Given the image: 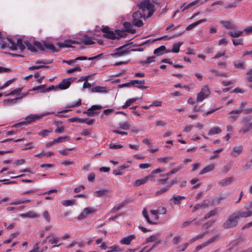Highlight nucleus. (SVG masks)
Returning a JSON list of instances; mask_svg holds the SVG:
<instances>
[{"mask_svg": "<svg viewBox=\"0 0 252 252\" xmlns=\"http://www.w3.org/2000/svg\"><path fill=\"white\" fill-rule=\"evenodd\" d=\"M212 73H215L217 76H220L221 77H226L228 76L227 73H220L219 71L216 69H213L211 70Z\"/></svg>", "mask_w": 252, "mask_h": 252, "instance_id": "50", "label": "nucleus"}, {"mask_svg": "<svg viewBox=\"0 0 252 252\" xmlns=\"http://www.w3.org/2000/svg\"><path fill=\"white\" fill-rule=\"evenodd\" d=\"M69 139V137L68 136H65L63 137H59L57 139H54V142L56 143H60V142H63L66 140H68Z\"/></svg>", "mask_w": 252, "mask_h": 252, "instance_id": "43", "label": "nucleus"}, {"mask_svg": "<svg viewBox=\"0 0 252 252\" xmlns=\"http://www.w3.org/2000/svg\"><path fill=\"white\" fill-rule=\"evenodd\" d=\"M23 90V88H16L14 90H13V91H11L9 93L7 94H4V96H9V95H13L15 94H18V93H20Z\"/></svg>", "mask_w": 252, "mask_h": 252, "instance_id": "44", "label": "nucleus"}, {"mask_svg": "<svg viewBox=\"0 0 252 252\" xmlns=\"http://www.w3.org/2000/svg\"><path fill=\"white\" fill-rule=\"evenodd\" d=\"M243 147L242 145L234 147L231 153V156L233 157L236 158L242 154Z\"/></svg>", "mask_w": 252, "mask_h": 252, "instance_id": "14", "label": "nucleus"}, {"mask_svg": "<svg viewBox=\"0 0 252 252\" xmlns=\"http://www.w3.org/2000/svg\"><path fill=\"white\" fill-rule=\"evenodd\" d=\"M158 243L159 242L156 241L150 249L147 250V247H145L142 249L139 252H150L153 249L157 246Z\"/></svg>", "mask_w": 252, "mask_h": 252, "instance_id": "41", "label": "nucleus"}, {"mask_svg": "<svg viewBox=\"0 0 252 252\" xmlns=\"http://www.w3.org/2000/svg\"><path fill=\"white\" fill-rule=\"evenodd\" d=\"M183 44V43L182 42L174 43L172 46L171 52L175 53H178L180 51V47Z\"/></svg>", "mask_w": 252, "mask_h": 252, "instance_id": "29", "label": "nucleus"}, {"mask_svg": "<svg viewBox=\"0 0 252 252\" xmlns=\"http://www.w3.org/2000/svg\"><path fill=\"white\" fill-rule=\"evenodd\" d=\"M15 81V79L13 78L12 79H11V80H9L8 81H7L3 85L1 86L0 87V90H2L4 88L8 87L9 85H10L11 84L13 83V82H14Z\"/></svg>", "mask_w": 252, "mask_h": 252, "instance_id": "59", "label": "nucleus"}, {"mask_svg": "<svg viewBox=\"0 0 252 252\" xmlns=\"http://www.w3.org/2000/svg\"><path fill=\"white\" fill-rule=\"evenodd\" d=\"M238 220L240 218H246L252 216V211L251 210H246V211H238L234 212Z\"/></svg>", "mask_w": 252, "mask_h": 252, "instance_id": "12", "label": "nucleus"}, {"mask_svg": "<svg viewBox=\"0 0 252 252\" xmlns=\"http://www.w3.org/2000/svg\"><path fill=\"white\" fill-rule=\"evenodd\" d=\"M123 26L125 29H126V30H124L126 33L127 32L133 34L136 32V30L133 29V25L130 23L125 22L124 23Z\"/></svg>", "mask_w": 252, "mask_h": 252, "instance_id": "18", "label": "nucleus"}, {"mask_svg": "<svg viewBox=\"0 0 252 252\" xmlns=\"http://www.w3.org/2000/svg\"><path fill=\"white\" fill-rule=\"evenodd\" d=\"M170 51L166 49V47L165 46L162 45L159 47L158 48L155 49L154 51V54L159 56L163 55L165 53H169Z\"/></svg>", "mask_w": 252, "mask_h": 252, "instance_id": "16", "label": "nucleus"}, {"mask_svg": "<svg viewBox=\"0 0 252 252\" xmlns=\"http://www.w3.org/2000/svg\"><path fill=\"white\" fill-rule=\"evenodd\" d=\"M224 198L222 196H219L218 197L216 198L215 199L212 201L210 205H217L219 204L221 200H222Z\"/></svg>", "mask_w": 252, "mask_h": 252, "instance_id": "46", "label": "nucleus"}, {"mask_svg": "<svg viewBox=\"0 0 252 252\" xmlns=\"http://www.w3.org/2000/svg\"><path fill=\"white\" fill-rule=\"evenodd\" d=\"M20 216L23 218H37L39 217V215L33 211H29L26 213L21 214Z\"/></svg>", "mask_w": 252, "mask_h": 252, "instance_id": "20", "label": "nucleus"}, {"mask_svg": "<svg viewBox=\"0 0 252 252\" xmlns=\"http://www.w3.org/2000/svg\"><path fill=\"white\" fill-rule=\"evenodd\" d=\"M119 126L120 128L124 130L128 129L130 126V125L128 122H123L119 124Z\"/></svg>", "mask_w": 252, "mask_h": 252, "instance_id": "48", "label": "nucleus"}, {"mask_svg": "<svg viewBox=\"0 0 252 252\" xmlns=\"http://www.w3.org/2000/svg\"><path fill=\"white\" fill-rule=\"evenodd\" d=\"M76 79V78L71 77L63 80L62 82L57 85L58 89L65 90L69 88L71 83L74 82Z\"/></svg>", "mask_w": 252, "mask_h": 252, "instance_id": "8", "label": "nucleus"}, {"mask_svg": "<svg viewBox=\"0 0 252 252\" xmlns=\"http://www.w3.org/2000/svg\"><path fill=\"white\" fill-rule=\"evenodd\" d=\"M127 44H125L123 46H121L118 48H117L115 50L117 51L115 53H111L110 55L113 57H120L126 54H128L129 52V51L127 49L122 50V49L125 48L127 46Z\"/></svg>", "mask_w": 252, "mask_h": 252, "instance_id": "10", "label": "nucleus"}, {"mask_svg": "<svg viewBox=\"0 0 252 252\" xmlns=\"http://www.w3.org/2000/svg\"><path fill=\"white\" fill-rule=\"evenodd\" d=\"M93 93H105L107 92V88L105 87L96 86L93 87L91 90Z\"/></svg>", "mask_w": 252, "mask_h": 252, "instance_id": "24", "label": "nucleus"}, {"mask_svg": "<svg viewBox=\"0 0 252 252\" xmlns=\"http://www.w3.org/2000/svg\"><path fill=\"white\" fill-rule=\"evenodd\" d=\"M8 42L11 44V46L8 47L11 50L15 51L17 50V47L15 42L10 38V36L6 38Z\"/></svg>", "mask_w": 252, "mask_h": 252, "instance_id": "36", "label": "nucleus"}, {"mask_svg": "<svg viewBox=\"0 0 252 252\" xmlns=\"http://www.w3.org/2000/svg\"><path fill=\"white\" fill-rule=\"evenodd\" d=\"M210 94V92L208 86H204L201 91L197 94L196 100L198 102L203 101L205 98L208 97Z\"/></svg>", "mask_w": 252, "mask_h": 252, "instance_id": "7", "label": "nucleus"}, {"mask_svg": "<svg viewBox=\"0 0 252 252\" xmlns=\"http://www.w3.org/2000/svg\"><path fill=\"white\" fill-rule=\"evenodd\" d=\"M172 158L171 157H167L164 158H159L157 159L158 161L162 162L164 163L168 162L169 160H171Z\"/></svg>", "mask_w": 252, "mask_h": 252, "instance_id": "57", "label": "nucleus"}, {"mask_svg": "<svg viewBox=\"0 0 252 252\" xmlns=\"http://www.w3.org/2000/svg\"><path fill=\"white\" fill-rule=\"evenodd\" d=\"M220 23L227 29H234L236 26L229 21H220Z\"/></svg>", "mask_w": 252, "mask_h": 252, "instance_id": "23", "label": "nucleus"}, {"mask_svg": "<svg viewBox=\"0 0 252 252\" xmlns=\"http://www.w3.org/2000/svg\"><path fill=\"white\" fill-rule=\"evenodd\" d=\"M243 33V32L238 31L235 32L230 31L228 32V33L230 36L233 37H238L242 35Z\"/></svg>", "mask_w": 252, "mask_h": 252, "instance_id": "39", "label": "nucleus"}, {"mask_svg": "<svg viewBox=\"0 0 252 252\" xmlns=\"http://www.w3.org/2000/svg\"><path fill=\"white\" fill-rule=\"evenodd\" d=\"M155 59H156V57L155 56L149 57H148V58L146 60L140 61V63L142 65H144V64L148 65V64H150V63H151L152 62H155Z\"/></svg>", "mask_w": 252, "mask_h": 252, "instance_id": "33", "label": "nucleus"}, {"mask_svg": "<svg viewBox=\"0 0 252 252\" xmlns=\"http://www.w3.org/2000/svg\"><path fill=\"white\" fill-rule=\"evenodd\" d=\"M16 44V47H18L20 49V53H22L23 51L26 49V45L25 44L24 42H23V40L21 38H18L17 40V42Z\"/></svg>", "mask_w": 252, "mask_h": 252, "instance_id": "25", "label": "nucleus"}, {"mask_svg": "<svg viewBox=\"0 0 252 252\" xmlns=\"http://www.w3.org/2000/svg\"><path fill=\"white\" fill-rule=\"evenodd\" d=\"M182 168V166H179L176 168H173L171 171L166 173V174L160 175V177H168V176H169L173 174L176 173L177 172L179 171Z\"/></svg>", "mask_w": 252, "mask_h": 252, "instance_id": "26", "label": "nucleus"}, {"mask_svg": "<svg viewBox=\"0 0 252 252\" xmlns=\"http://www.w3.org/2000/svg\"><path fill=\"white\" fill-rule=\"evenodd\" d=\"M223 151V148H220L217 150L214 151L213 152L214 155L210 157L211 159H214L218 157V155Z\"/></svg>", "mask_w": 252, "mask_h": 252, "instance_id": "60", "label": "nucleus"}, {"mask_svg": "<svg viewBox=\"0 0 252 252\" xmlns=\"http://www.w3.org/2000/svg\"><path fill=\"white\" fill-rule=\"evenodd\" d=\"M142 83V84H145V81L144 80H131L129 82L119 85L118 87L120 88L125 87H128L131 85H134L135 83Z\"/></svg>", "mask_w": 252, "mask_h": 252, "instance_id": "19", "label": "nucleus"}, {"mask_svg": "<svg viewBox=\"0 0 252 252\" xmlns=\"http://www.w3.org/2000/svg\"><path fill=\"white\" fill-rule=\"evenodd\" d=\"M185 197L181 195H173L172 197L170 199V201H173L174 204L180 205L181 200L185 199Z\"/></svg>", "mask_w": 252, "mask_h": 252, "instance_id": "21", "label": "nucleus"}, {"mask_svg": "<svg viewBox=\"0 0 252 252\" xmlns=\"http://www.w3.org/2000/svg\"><path fill=\"white\" fill-rule=\"evenodd\" d=\"M33 44L35 47H36L37 49L42 51H44L45 48L50 50L52 53H56L59 51V50L57 49L52 43H47L44 42V44H42L40 42L34 41Z\"/></svg>", "mask_w": 252, "mask_h": 252, "instance_id": "4", "label": "nucleus"}, {"mask_svg": "<svg viewBox=\"0 0 252 252\" xmlns=\"http://www.w3.org/2000/svg\"><path fill=\"white\" fill-rule=\"evenodd\" d=\"M43 216L47 222H50V216L49 214V212L47 211H45L43 213Z\"/></svg>", "mask_w": 252, "mask_h": 252, "instance_id": "63", "label": "nucleus"}, {"mask_svg": "<svg viewBox=\"0 0 252 252\" xmlns=\"http://www.w3.org/2000/svg\"><path fill=\"white\" fill-rule=\"evenodd\" d=\"M53 112H47L45 113L42 114L40 116H33L32 115H29L27 116L25 118V120L24 121L26 125H29L31 124L32 122L34 121L36 119H39L44 116H46L48 115L54 114Z\"/></svg>", "mask_w": 252, "mask_h": 252, "instance_id": "9", "label": "nucleus"}, {"mask_svg": "<svg viewBox=\"0 0 252 252\" xmlns=\"http://www.w3.org/2000/svg\"><path fill=\"white\" fill-rule=\"evenodd\" d=\"M101 31L104 33L103 37L111 40L119 39L121 37H125L127 34L124 31L120 30H115L114 31H111L108 26H105L102 28Z\"/></svg>", "mask_w": 252, "mask_h": 252, "instance_id": "2", "label": "nucleus"}, {"mask_svg": "<svg viewBox=\"0 0 252 252\" xmlns=\"http://www.w3.org/2000/svg\"><path fill=\"white\" fill-rule=\"evenodd\" d=\"M232 40L233 45L235 46L239 45H243V39L242 38H239L237 39H233Z\"/></svg>", "mask_w": 252, "mask_h": 252, "instance_id": "56", "label": "nucleus"}, {"mask_svg": "<svg viewBox=\"0 0 252 252\" xmlns=\"http://www.w3.org/2000/svg\"><path fill=\"white\" fill-rule=\"evenodd\" d=\"M102 108L101 105H94L86 111H83V113L86 114L89 117H94L99 113V110Z\"/></svg>", "mask_w": 252, "mask_h": 252, "instance_id": "6", "label": "nucleus"}, {"mask_svg": "<svg viewBox=\"0 0 252 252\" xmlns=\"http://www.w3.org/2000/svg\"><path fill=\"white\" fill-rule=\"evenodd\" d=\"M220 238V235L218 234L216 235L211 238H210L207 242H206V244L207 245H208L209 244L214 242V241H216L217 240L219 239Z\"/></svg>", "mask_w": 252, "mask_h": 252, "instance_id": "51", "label": "nucleus"}, {"mask_svg": "<svg viewBox=\"0 0 252 252\" xmlns=\"http://www.w3.org/2000/svg\"><path fill=\"white\" fill-rule=\"evenodd\" d=\"M144 17L145 15L139 11L133 13L132 14L133 25L137 27H141L143 25V22L141 19Z\"/></svg>", "mask_w": 252, "mask_h": 252, "instance_id": "5", "label": "nucleus"}, {"mask_svg": "<svg viewBox=\"0 0 252 252\" xmlns=\"http://www.w3.org/2000/svg\"><path fill=\"white\" fill-rule=\"evenodd\" d=\"M128 203V201L127 200H125L124 201L122 202L121 204L114 206L112 210H111V212H114L115 211H118L124 207L126 204H127Z\"/></svg>", "mask_w": 252, "mask_h": 252, "instance_id": "30", "label": "nucleus"}, {"mask_svg": "<svg viewBox=\"0 0 252 252\" xmlns=\"http://www.w3.org/2000/svg\"><path fill=\"white\" fill-rule=\"evenodd\" d=\"M50 132H51V131L47 129H44L39 132L38 135L42 137H45L47 136Z\"/></svg>", "mask_w": 252, "mask_h": 252, "instance_id": "62", "label": "nucleus"}, {"mask_svg": "<svg viewBox=\"0 0 252 252\" xmlns=\"http://www.w3.org/2000/svg\"><path fill=\"white\" fill-rule=\"evenodd\" d=\"M147 182L146 179L144 177V178L137 180L134 183L135 186H139L141 185H143Z\"/></svg>", "mask_w": 252, "mask_h": 252, "instance_id": "47", "label": "nucleus"}, {"mask_svg": "<svg viewBox=\"0 0 252 252\" xmlns=\"http://www.w3.org/2000/svg\"><path fill=\"white\" fill-rule=\"evenodd\" d=\"M206 21H207V20L206 19H203L199 20L196 22H195L190 24L188 26H187L186 28V30L190 31L191 29L195 28L196 26H197L199 25V24H201L204 22H205Z\"/></svg>", "mask_w": 252, "mask_h": 252, "instance_id": "22", "label": "nucleus"}, {"mask_svg": "<svg viewBox=\"0 0 252 252\" xmlns=\"http://www.w3.org/2000/svg\"><path fill=\"white\" fill-rule=\"evenodd\" d=\"M233 180L234 177H230L220 180L218 184L221 187H225L231 184Z\"/></svg>", "mask_w": 252, "mask_h": 252, "instance_id": "17", "label": "nucleus"}, {"mask_svg": "<svg viewBox=\"0 0 252 252\" xmlns=\"http://www.w3.org/2000/svg\"><path fill=\"white\" fill-rule=\"evenodd\" d=\"M22 95L20 97H16V98H13V99L8 98V99H4L2 101L3 105L7 106L12 105L13 104H16L17 103V100L18 99H22L23 98V96L24 95H25L26 94H22Z\"/></svg>", "mask_w": 252, "mask_h": 252, "instance_id": "13", "label": "nucleus"}, {"mask_svg": "<svg viewBox=\"0 0 252 252\" xmlns=\"http://www.w3.org/2000/svg\"><path fill=\"white\" fill-rule=\"evenodd\" d=\"M73 149H74L73 148H65L64 149L59 150V152L60 154H61L63 156H66L68 154L69 151L73 150Z\"/></svg>", "mask_w": 252, "mask_h": 252, "instance_id": "52", "label": "nucleus"}, {"mask_svg": "<svg viewBox=\"0 0 252 252\" xmlns=\"http://www.w3.org/2000/svg\"><path fill=\"white\" fill-rule=\"evenodd\" d=\"M24 43L29 50L33 53L37 52V51L35 47L33 46L28 40L25 41Z\"/></svg>", "mask_w": 252, "mask_h": 252, "instance_id": "35", "label": "nucleus"}, {"mask_svg": "<svg viewBox=\"0 0 252 252\" xmlns=\"http://www.w3.org/2000/svg\"><path fill=\"white\" fill-rule=\"evenodd\" d=\"M81 68L79 66H76L74 68L68 69L66 71V73H71L72 72H74V71H81Z\"/></svg>", "mask_w": 252, "mask_h": 252, "instance_id": "58", "label": "nucleus"}, {"mask_svg": "<svg viewBox=\"0 0 252 252\" xmlns=\"http://www.w3.org/2000/svg\"><path fill=\"white\" fill-rule=\"evenodd\" d=\"M76 201L74 199L63 200L62 204L64 206H69L73 205L76 203Z\"/></svg>", "mask_w": 252, "mask_h": 252, "instance_id": "38", "label": "nucleus"}, {"mask_svg": "<svg viewBox=\"0 0 252 252\" xmlns=\"http://www.w3.org/2000/svg\"><path fill=\"white\" fill-rule=\"evenodd\" d=\"M95 121V120L94 119H92L90 120H88V119H81L80 118L78 119V122L79 123H86L88 125H92L94 124V123Z\"/></svg>", "mask_w": 252, "mask_h": 252, "instance_id": "34", "label": "nucleus"}, {"mask_svg": "<svg viewBox=\"0 0 252 252\" xmlns=\"http://www.w3.org/2000/svg\"><path fill=\"white\" fill-rule=\"evenodd\" d=\"M109 192V190L107 189H101L99 190H97L94 192V194L97 197H101L107 193Z\"/></svg>", "mask_w": 252, "mask_h": 252, "instance_id": "28", "label": "nucleus"}, {"mask_svg": "<svg viewBox=\"0 0 252 252\" xmlns=\"http://www.w3.org/2000/svg\"><path fill=\"white\" fill-rule=\"evenodd\" d=\"M218 213L217 208H216L214 210L210 211L208 213H207L204 217L202 219V220H205L208 218L215 216Z\"/></svg>", "mask_w": 252, "mask_h": 252, "instance_id": "31", "label": "nucleus"}, {"mask_svg": "<svg viewBox=\"0 0 252 252\" xmlns=\"http://www.w3.org/2000/svg\"><path fill=\"white\" fill-rule=\"evenodd\" d=\"M221 132V129L219 127H214L211 128L209 132L208 135H212L216 134H219Z\"/></svg>", "mask_w": 252, "mask_h": 252, "instance_id": "32", "label": "nucleus"}, {"mask_svg": "<svg viewBox=\"0 0 252 252\" xmlns=\"http://www.w3.org/2000/svg\"><path fill=\"white\" fill-rule=\"evenodd\" d=\"M169 189H170L167 185L165 187H164V188L161 189H159V190H158L156 193V195H158L161 194L166 192L167 191H168Z\"/></svg>", "mask_w": 252, "mask_h": 252, "instance_id": "55", "label": "nucleus"}, {"mask_svg": "<svg viewBox=\"0 0 252 252\" xmlns=\"http://www.w3.org/2000/svg\"><path fill=\"white\" fill-rule=\"evenodd\" d=\"M214 168L215 165L214 164L209 165L202 169V170L199 173V175H202L211 171L214 170Z\"/></svg>", "mask_w": 252, "mask_h": 252, "instance_id": "27", "label": "nucleus"}, {"mask_svg": "<svg viewBox=\"0 0 252 252\" xmlns=\"http://www.w3.org/2000/svg\"><path fill=\"white\" fill-rule=\"evenodd\" d=\"M238 219L234 212L230 215L222 224L224 229H230L236 227L238 224Z\"/></svg>", "mask_w": 252, "mask_h": 252, "instance_id": "3", "label": "nucleus"}, {"mask_svg": "<svg viewBox=\"0 0 252 252\" xmlns=\"http://www.w3.org/2000/svg\"><path fill=\"white\" fill-rule=\"evenodd\" d=\"M252 128V123H249L247 125L245 126L242 129L240 130L239 132H243L244 133L249 131Z\"/></svg>", "mask_w": 252, "mask_h": 252, "instance_id": "42", "label": "nucleus"}, {"mask_svg": "<svg viewBox=\"0 0 252 252\" xmlns=\"http://www.w3.org/2000/svg\"><path fill=\"white\" fill-rule=\"evenodd\" d=\"M142 214H143V216L145 217V218L146 219V220L148 223H149L150 224H157L156 222H154L151 220L150 219V218L148 215V213H147V211L146 209H144L143 210Z\"/></svg>", "mask_w": 252, "mask_h": 252, "instance_id": "37", "label": "nucleus"}, {"mask_svg": "<svg viewBox=\"0 0 252 252\" xmlns=\"http://www.w3.org/2000/svg\"><path fill=\"white\" fill-rule=\"evenodd\" d=\"M49 67H50L49 66H46V65H33V66L29 67V69L30 70H34L38 69L40 68H49Z\"/></svg>", "mask_w": 252, "mask_h": 252, "instance_id": "49", "label": "nucleus"}, {"mask_svg": "<svg viewBox=\"0 0 252 252\" xmlns=\"http://www.w3.org/2000/svg\"><path fill=\"white\" fill-rule=\"evenodd\" d=\"M84 212L85 213L86 215H89L90 214H94V213L96 210L94 208L91 207H87L84 209Z\"/></svg>", "mask_w": 252, "mask_h": 252, "instance_id": "40", "label": "nucleus"}, {"mask_svg": "<svg viewBox=\"0 0 252 252\" xmlns=\"http://www.w3.org/2000/svg\"><path fill=\"white\" fill-rule=\"evenodd\" d=\"M158 239L157 236L156 235H152L150 237L146 238L145 240V243H148L149 242H152L155 241Z\"/></svg>", "mask_w": 252, "mask_h": 252, "instance_id": "54", "label": "nucleus"}, {"mask_svg": "<svg viewBox=\"0 0 252 252\" xmlns=\"http://www.w3.org/2000/svg\"><path fill=\"white\" fill-rule=\"evenodd\" d=\"M39 249V242L36 243L33 247V248L29 252H38Z\"/></svg>", "mask_w": 252, "mask_h": 252, "instance_id": "64", "label": "nucleus"}, {"mask_svg": "<svg viewBox=\"0 0 252 252\" xmlns=\"http://www.w3.org/2000/svg\"><path fill=\"white\" fill-rule=\"evenodd\" d=\"M136 238V236L134 234H132L127 237H125L123 238L120 240L121 244L123 245H128L130 244L132 240L135 239Z\"/></svg>", "mask_w": 252, "mask_h": 252, "instance_id": "15", "label": "nucleus"}, {"mask_svg": "<svg viewBox=\"0 0 252 252\" xmlns=\"http://www.w3.org/2000/svg\"><path fill=\"white\" fill-rule=\"evenodd\" d=\"M58 89V88L57 87V85L54 86V85H51L48 88H47L45 90H43L41 91V92L42 93H45L46 92H49L52 90H57Z\"/></svg>", "mask_w": 252, "mask_h": 252, "instance_id": "53", "label": "nucleus"}, {"mask_svg": "<svg viewBox=\"0 0 252 252\" xmlns=\"http://www.w3.org/2000/svg\"><path fill=\"white\" fill-rule=\"evenodd\" d=\"M234 65L236 68L245 69V65L243 61H235L234 62Z\"/></svg>", "mask_w": 252, "mask_h": 252, "instance_id": "45", "label": "nucleus"}, {"mask_svg": "<svg viewBox=\"0 0 252 252\" xmlns=\"http://www.w3.org/2000/svg\"><path fill=\"white\" fill-rule=\"evenodd\" d=\"M94 38L91 36H89L87 34H84L82 38L80 39V41L78 40H74L71 39H66L63 41V42H59L57 43V45L60 48H63V47H70L74 48V47L72 46V44H80L81 43H83L85 45H89L94 44L95 43L94 41L92 40Z\"/></svg>", "mask_w": 252, "mask_h": 252, "instance_id": "1", "label": "nucleus"}, {"mask_svg": "<svg viewBox=\"0 0 252 252\" xmlns=\"http://www.w3.org/2000/svg\"><path fill=\"white\" fill-rule=\"evenodd\" d=\"M81 104V99H79L76 103H72L71 104H69L67 105L66 107V108H73L75 107H78L80 106Z\"/></svg>", "mask_w": 252, "mask_h": 252, "instance_id": "61", "label": "nucleus"}, {"mask_svg": "<svg viewBox=\"0 0 252 252\" xmlns=\"http://www.w3.org/2000/svg\"><path fill=\"white\" fill-rule=\"evenodd\" d=\"M137 6L140 9H141L143 12L145 11L146 10H150L154 8V4L151 3L149 0H144L140 4L137 5Z\"/></svg>", "mask_w": 252, "mask_h": 252, "instance_id": "11", "label": "nucleus"}]
</instances>
